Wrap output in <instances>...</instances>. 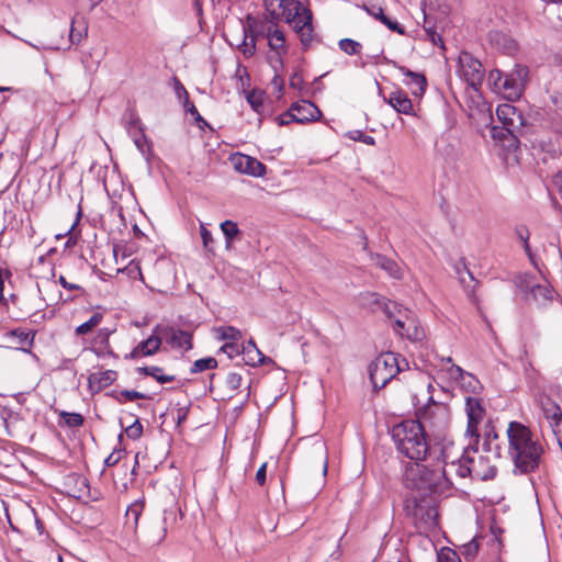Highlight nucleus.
<instances>
[{
	"instance_id": "1",
	"label": "nucleus",
	"mask_w": 562,
	"mask_h": 562,
	"mask_svg": "<svg viewBox=\"0 0 562 562\" xmlns=\"http://www.w3.org/2000/svg\"><path fill=\"white\" fill-rule=\"evenodd\" d=\"M508 454L521 474L537 471L544 454V447L531 429L520 422H510L507 430Z\"/></svg>"
},
{
	"instance_id": "2",
	"label": "nucleus",
	"mask_w": 562,
	"mask_h": 562,
	"mask_svg": "<svg viewBox=\"0 0 562 562\" xmlns=\"http://www.w3.org/2000/svg\"><path fill=\"white\" fill-rule=\"evenodd\" d=\"M263 4L268 22L284 21L293 25L302 44L307 45L312 41V12L301 0H265Z\"/></svg>"
},
{
	"instance_id": "3",
	"label": "nucleus",
	"mask_w": 562,
	"mask_h": 562,
	"mask_svg": "<svg viewBox=\"0 0 562 562\" xmlns=\"http://www.w3.org/2000/svg\"><path fill=\"white\" fill-rule=\"evenodd\" d=\"M404 484L412 491V494L442 493L452 485L449 479V470L428 469L418 461L409 463L405 468Z\"/></svg>"
},
{
	"instance_id": "4",
	"label": "nucleus",
	"mask_w": 562,
	"mask_h": 562,
	"mask_svg": "<svg viewBox=\"0 0 562 562\" xmlns=\"http://www.w3.org/2000/svg\"><path fill=\"white\" fill-rule=\"evenodd\" d=\"M432 385L416 386V393L411 395L412 404L416 407V417L424 429L426 427L441 431L449 425L450 415L448 407L434 400L431 394Z\"/></svg>"
},
{
	"instance_id": "5",
	"label": "nucleus",
	"mask_w": 562,
	"mask_h": 562,
	"mask_svg": "<svg viewBox=\"0 0 562 562\" xmlns=\"http://www.w3.org/2000/svg\"><path fill=\"white\" fill-rule=\"evenodd\" d=\"M392 438L397 450L411 460H424L431 449L427 443L423 424L413 419L392 427Z\"/></svg>"
},
{
	"instance_id": "6",
	"label": "nucleus",
	"mask_w": 562,
	"mask_h": 562,
	"mask_svg": "<svg viewBox=\"0 0 562 562\" xmlns=\"http://www.w3.org/2000/svg\"><path fill=\"white\" fill-rule=\"evenodd\" d=\"M406 516L419 532H435L439 529L437 498L430 494H411L405 501Z\"/></svg>"
},
{
	"instance_id": "7",
	"label": "nucleus",
	"mask_w": 562,
	"mask_h": 562,
	"mask_svg": "<svg viewBox=\"0 0 562 562\" xmlns=\"http://www.w3.org/2000/svg\"><path fill=\"white\" fill-rule=\"evenodd\" d=\"M401 371L398 355L380 353L369 366V375L375 390L383 389Z\"/></svg>"
},
{
	"instance_id": "8",
	"label": "nucleus",
	"mask_w": 562,
	"mask_h": 562,
	"mask_svg": "<svg viewBox=\"0 0 562 562\" xmlns=\"http://www.w3.org/2000/svg\"><path fill=\"white\" fill-rule=\"evenodd\" d=\"M463 461H465L464 467L456 468L460 471V477L470 476L472 480L487 481L496 475L497 469L491 462L490 457L481 454L477 448L472 447L464 456Z\"/></svg>"
},
{
	"instance_id": "9",
	"label": "nucleus",
	"mask_w": 562,
	"mask_h": 562,
	"mask_svg": "<svg viewBox=\"0 0 562 562\" xmlns=\"http://www.w3.org/2000/svg\"><path fill=\"white\" fill-rule=\"evenodd\" d=\"M258 34L262 38H267L269 55L268 61L276 68L283 66V56L288 53L286 40L283 31L278 26V23L260 22Z\"/></svg>"
},
{
	"instance_id": "10",
	"label": "nucleus",
	"mask_w": 562,
	"mask_h": 562,
	"mask_svg": "<svg viewBox=\"0 0 562 562\" xmlns=\"http://www.w3.org/2000/svg\"><path fill=\"white\" fill-rule=\"evenodd\" d=\"M38 263H46V259L44 257H40ZM50 277H36L37 278V291L40 294V299L43 301L44 306L56 305L60 302H71L76 300L74 295H66L58 290L57 282L54 280L55 277V268L54 265L47 261Z\"/></svg>"
},
{
	"instance_id": "11",
	"label": "nucleus",
	"mask_w": 562,
	"mask_h": 562,
	"mask_svg": "<svg viewBox=\"0 0 562 562\" xmlns=\"http://www.w3.org/2000/svg\"><path fill=\"white\" fill-rule=\"evenodd\" d=\"M439 446V458L443 463V467L440 470H449V479H451L452 474H456L460 477V471H458L456 468L465 465L463 458L467 452L472 449V447L470 445L468 447L457 445L454 441L447 439H443Z\"/></svg>"
},
{
	"instance_id": "12",
	"label": "nucleus",
	"mask_w": 562,
	"mask_h": 562,
	"mask_svg": "<svg viewBox=\"0 0 562 562\" xmlns=\"http://www.w3.org/2000/svg\"><path fill=\"white\" fill-rule=\"evenodd\" d=\"M529 79V68L522 65H516L513 70L505 75L501 92L509 101L521 97Z\"/></svg>"
},
{
	"instance_id": "13",
	"label": "nucleus",
	"mask_w": 562,
	"mask_h": 562,
	"mask_svg": "<svg viewBox=\"0 0 562 562\" xmlns=\"http://www.w3.org/2000/svg\"><path fill=\"white\" fill-rule=\"evenodd\" d=\"M258 30L259 23L248 18V25L243 24L240 34L237 37L234 36L232 40H228V43L231 46H236L245 58H250L256 53L257 40L261 37V34H258Z\"/></svg>"
},
{
	"instance_id": "14",
	"label": "nucleus",
	"mask_w": 562,
	"mask_h": 562,
	"mask_svg": "<svg viewBox=\"0 0 562 562\" xmlns=\"http://www.w3.org/2000/svg\"><path fill=\"white\" fill-rule=\"evenodd\" d=\"M496 115L513 142H518L517 133L526 126V119L521 111L510 103H503L496 108Z\"/></svg>"
},
{
	"instance_id": "15",
	"label": "nucleus",
	"mask_w": 562,
	"mask_h": 562,
	"mask_svg": "<svg viewBox=\"0 0 562 562\" xmlns=\"http://www.w3.org/2000/svg\"><path fill=\"white\" fill-rule=\"evenodd\" d=\"M155 333H158L161 340L165 341L172 349H180L189 351L193 348V331L177 328L175 326H157Z\"/></svg>"
},
{
	"instance_id": "16",
	"label": "nucleus",
	"mask_w": 562,
	"mask_h": 562,
	"mask_svg": "<svg viewBox=\"0 0 562 562\" xmlns=\"http://www.w3.org/2000/svg\"><path fill=\"white\" fill-rule=\"evenodd\" d=\"M460 76L473 88L480 86L484 79V68L481 61L470 53L459 55Z\"/></svg>"
},
{
	"instance_id": "17",
	"label": "nucleus",
	"mask_w": 562,
	"mask_h": 562,
	"mask_svg": "<svg viewBox=\"0 0 562 562\" xmlns=\"http://www.w3.org/2000/svg\"><path fill=\"white\" fill-rule=\"evenodd\" d=\"M465 411L468 415L465 434L473 437L475 443H477L480 437L477 426L485 416V409L479 398L469 396L467 397Z\"/></svg>"
},
{
	"instance_id": "18",
	"label": "nucleus",
	"mask_w": 562,
	"mask_h": 562,
	"mask_svg": "<svg viewBox=\"0 0 562 562\" xmlns=\"http://www.w3.org/2000/svg\"><path fill=\"white\" fill-rule=\"evenodd\" d=\"M234 169L240 173L252 177H261L266 172V166L258 159L244 154H234L229 157Z\"/></svg>"
},
{
	"instance_id": "19",
	"label": "nucleus",
	"mask_w": 562,
	"mask_h": 562,
	"mask_svg": "<svg viewBox=\"0 0 562 562\" xmlns=\"http://www.w3.org/2000/svg\"><path fill=\"white\" fill-rule=\"evenodd\" d=\"M161 342L162 341L159 334L156 335V333L154 331V334L149 336L147 339L137 344L130 353H126L124 356V359L138 360L144 357L154 356L159 351Z\"/></svg>"
},
{
	"instance_id": "20",
	"label": "nucleus",
	"mask_w": 562,
	"mask_h": 562,
	"mask_svg": "<svg viewBox=\"0 0 562 562\" xmlns=\"http://www.w3.org/2000/svg\"><path fill=\"white\" fill-rule=\"evenodd\" d=\"M383 101L400 114L415 115L413 102L402 89H394L387 95L384 94Z\"/></svg>"
},
{
	"instance_id": "21",
	"label": "nucleus",
	"mask_w": 562,
	"mask_h": 562,
	"mask_svg": "<svg viewBox=\"0 0 562 562\" xmlns=\"http://www.w3.org/2000/svg\"><path fill=\"white\" fill-rule=\"evenodd\" d=\"M117 371L104 370L93 372L88 376V385L92 393H99L105 387L112 385L117 379Z\"/></svg>"
},
{
	"instance_id": "22",
	"label": "nucleus",
	"mask_w": 562,
	"mask_h": 562,
	"mask_svg": "<svg viewBox=\"0 0 562 562\" xmlns=\"http://www.w3.org/2000/svg\"><path fill=\"white\" fill-rule=\"evenodd\" d=\"M292 110L295 111L296 123L301 124L316 121L322 115L319 109L306 100L293 103Z\"/></svg>"
},
{
	"instance_id": "23",
	"label": "nucleus",
	"mask_w": 562,
	"mask_h": 562,
	"mask_svg": "<svg viewBox=\"0 0 562 562\" xmlns=\"http://www.w3.org/2000/svg\"><path fill=\"white\" fill-rule=\"evenodd\" d=\"M402 71L407 78H409V80L407 81V85L411 87L412 93L415 97H422L425 93L426 88H427L426 77L422 74L414 72L412 70L404 69V68H402Z\"/></svg>"
},
{
	"instance_id": "24",
	"label": "nucleus",
	"mask_w": 562,
	"mask_h": 562,
	"mask_svg": "<svg viewBox=\"0 0 562 562\" xmlns=\"http://www.w3.org/2000/svg\"><path fill=\"white\" fill-rule=\"evenodd\" d=\"M137 372L154 378L158 383L165 384L176 380L173 374L165 373L164 369L157 366L137 368Z\"/></svg>"
},
{
	"instance_id": "25",
	"label": "nucleus",
	"mask_w": 562,
	"mask_h": 562,
	"mask_svg": "<svg viewBox=\"0 0 562 562\" xmlns=\"http://www.w3.org/2000/svg\"><path fill=\"white\" fill-rule=\"evenodd\" d=\"M180 518H182V512L177 504L165 508L162 515L164 532L166 533L169 529H173Z\"/></svg>"
},
{
	"instance_id": "26",
	"label": "nucleus",
	"mask_w": 562,
	"mask_h": 562,
	"mask_svg": "<svg viewBox=\"0 0 562 562\" xmlns=\"http://www.w3.org/2000/svg\"><path fill=\"white\" fill-rule=\"evenodd\" d=\"M372 258L375 260V265L385 270L391 277L401 278V269L394 260L379 254L373 255Z\"/></svg>"
},
{
	"instance_id": "27",
	"label": "nucleus",
	"mask_w": 562,
	"mask_h": 562,
	"mask_svg": "<svg viewBox=\"0 0 562 562\" xmlns=\"http://www.w3.org/2000/svg\"><path fill=\"white\" fill-rule=\"evenodd\" d=\"M214 331L220 340L226 342H238L243 337L241 331L234 326H220Z\"/></svg>"
},
{
	"instance_id": "28",
	"label": "nucleus",
	"mask_w": 562,
	"mask_h": 562,
	"mask_svg": "<svg viewBox=\"0 0 562 562\" xmlns=\"http://www.w3.org/2000/svg\"><path fill=\"white\" fill-rule=\"evenodd\" d=\"M101 265L103 268H109L110 270L115 271V273H126L131 279H139L140 281H144L140 265L137 261L132 260L124 268H111L104 261H102Z\"/></svg>"
},
{
	"instance_id": "29",
	"label": "nucleus",
	"mask_w": 562,
	"mask_h": 562,
	"mask_svg": "<svg viewBox=\"0 0 562 562\" xmlns=\"http://www.w3.org/2000/svg\"><path fill=\"white\" fill-rule=\"evenodd\" d=\"M103 319V313L102 312H94L91 317L76 327L75 333L78 336L87 335L91 333L95 327H98Z\"/></svg>"
},
{
	"instance_id": "30",
	"label": "nucleus",
	"mask_w": 562,
	"mask_h": 562,
	"mask_svg": "<svg viewBox=\"0 0 562 562\" xmlns=\"http://www.w3.org/2000/svg\"><path fill=\"white\" fill-rule=\"evenodd\" d=\"M530 294L536 302L544 303L552 301L554 291L548 285L536 284L531 286Z\"/></svg>"
},
{
	"instance_id": "31",
	"label": "nucleus",
	"mask_w": 562,
	"mask_h": 562,
	"mask_svg": "<svg viewBox=\"0 0 562 562\" xmlns=\"http://www.w3.org/2000/svg\"><path fill=\"white\" fill-rule=\"evenodd\" d=\"M87 24L83 20L79 21L72 19L69 32V38L71 43H80L87 35Z\"/></svg>"
},
{
	"instance_id": "32",
	"label": "nucleus",
	"mask_w": 562,
	"mask_h": 562,
	"mask_svg": "<svg viewBox=\"0 0 562 562\" xmlns=\"http://www.w3.org/2000/svg\"><path fill=\"white\" fill-rule=\"evenodd\" d=\"M241 352H245L249 357V361L251 364L262 363L263 355L257 348L255 341L250 339L245 346L240 347Z\"/></svg>"
},
{
	"instance_id": "33",
	"label": "nucleus",
	"mask_w": 562,
	"mask_h": 562,
	"mask_svg": "<svg viewBox=\"0 0 562 562\" xmlns=\"http://www.w3.org/2000/svg\"><path fill=\"white\" fill-rule=\"evenodd\" d=\"M144 507H145L144 501H135L126 509L125 517H126L127 521H130V520L133 521L134 528L137 527V524H138L139 517L143 514Z\"/></svg>"
},
{
	"instance_id": "34",
	"label": "nucleus",
	"mask_w": 562,
	"mask_h": 562,
	"mask_svg": "<svg viewBox=\"0 0 562 562\" xmlns=\"http://www.w3.org/2000/svg\"><path fill=\"white\" fill-rule=\"evenodd\" d=\"M541 412L546 420L554 419L559 415V413H562V408L560 405L552 401L551 398H547L541 403Z\"/></svg>"
},
{
	"instance_id": "35",
	"label": "nucleus",
	"mask_w": 562,
	"mask_h": 562,
	"mask_svg": "<svg viewBox=\"0 0 562 562\" xmlns=\"http://www.w3.org/2000/svg\"><path fill=\"white\" fill-rule=\"evenodd\" d=\"M243 383V376L238 372H229L225 378V386L228 391V397H233Z\"/></svg>"
},
{
	"instance_id": "36",
	"label": "nucleus",
	"mask_w": 562,
	"mask_h": 562,
	"mask_svg": "<svg viewBox=\"0 0 562 562\" xmlns=\"http://www.w3.org/2000/svg\"><path fill=\"white\" fill-rule=\"evenodd\" d=\"M217 360L213 357H206L202 359H198L193 362L190 372L191 373H199L206 370H213L217 368Z\"/></svg>"
},
{
	"instance_id": "37",
	"label": "nucleus",
	"mask_w": 562,
	"mask_h": 562,
	"mask_svg": "<svg viewBox=\"0 0 562 562\" xmlns=\"http://www.w3.org/2000/svg\"><path fill=\"white\" fill-rule=\"evenodd\" d=\"M394 331L400 335L401 337H406L408 339H418L419 338V331L414 326V331L411 333L409 327L405 329V322L401 318H396L392 325Z\"/></svg>"
},
{
	"instance_id": "38",
	"label": "nucleus",
	"mask_w": 562,
	"mask_h": 562,
	"mask_svg": "<svg viewBox=\"0 0 562 562\" xmlns=\"http://www.w3.org/2000/svg\"><path fill=\"white\" fill-rule=\"evenodd\" d=\"M516 235L517 237L522 241L524 244V250L527 254L529 260L533 266H536L535 255L531 251L530 245H529V231L525 226H520L516 228Z\"/></svg>"
},
{
	"instance_id": "39",
	"label": "nucleus",
	"mask_w": 562,
	"mask_h": 562,
	"mask_svg": "<svg viewBox=\"0 0 562 562\" xmlns=\"http://www.w3.org/2000/svg\"><path fill=\"white\" fill-rule=\"evenodd\" d=\"M339 48L347 55H358L361 52L362 45L351 38H342L338 43Z\"/></svg>"
},
{
	"instance_id": "40",
	"label": "nucleus",
	"mask_w": 562,
	"mask_h": 562,
	"mask_svg": "<svg viewBox=\"0 0 562 562\" xmlns=\"http://www.w3.org/2000/svg\"><path fill=\"white\" fill-rule=\"evenodd\" d=\"M221 229L226 238L227 246L232 243V240L240 233L237 224L233 221H224L221 224Z\"/></svg>"
},
{
	"instance_id": "41",
	"label": "nucleus",
	"mask_w": 562,
	"mask_h": 562,
	"mask_svg": "<svg viewBox=\"0 0 562 562\" xmlns=\"http://www.w3.org/2000/svg\"><path fill=\"white\" fill-rule=\"evenodd\" d=\"M11 336L16 337L23 346L31 348L34 342L35 331H26L24 329L18 328L11 331Z\"/></svg>"
},
{
	"instance_id": "42",
	"label": "nucleus",
	"mask_w": 562,
	"mask_h": 562,
	"mask_svg": "<svg viewBox=\"0 0 562 562\" xmlns=\"http://www.w3.org/2000/svg\"><path fill=\"white\" fill-rule=\"evenodd\" d=\"M59 416L68 427H80L83 424V417L79 413L60 412Z\"/></svg>"
},
{
	"instance_id": "43",
	"label": "nucleus",
	"mask_w": 562,
	"mask_h": 562,
	"mask_svg": "<svg viewBox=\"0 0 562 562\" xmlns=\"http://www.w3.org/2000/svg\"><path fill=\"white\" fill-rule=\"evenodd\" d=\"M58 282L65 290L76 292V294H72L74 296H76V299L78 296H82L86 294V290L83 286L76 282L68 281L64 276H59Z\"/></svg>"
},
{
	"instance_id": "44",
	"label": "nucleus",
	"mask_w": 562,
	"mask_h": 562,
	"mask_svg": "<svg viewBox=\"0 0 562 562\" xmlns=\"http://www.w3.org/2000/svg\"><path fill=\"white\" fill-rule=\"evenodd\" d=\"M437 562H461V559L454 550L442 548L438 552Z\"/></svg>"
},
{
	"instance_id": "45",
	"label": "nucleus",
	"mask_w": 562,
	"mask_h": 562,
	"mask_svg": "<svg viewBox=\"0 0 562 562\" xmlns=\"http://www.w3.org/2000/svg\"><path fill=\"white\" fill-rule=\"evenodd\" d=\"M277 71V67L274 68ZM270 87L272 89V93L277 99H280L283 94L284 89V80L279 74H274L273 78L271 79Z\"/></svg>"
},
{
	"instance_id": "46",
	"label": "nucleus",
	"mask_w": 562,
	"mask_h": 562,
	"mask_svg": "<svg viewBox=\"0 0 562 562\" xmlns=\"http://www.w3.org/2000/svg\"><path fill=\"white\" fill-rule=\"evenodd\" d=\"M504 78H505V75L498 69H494V70L490 71V74H488V82H490V85L493 86V88L497 92H501V88H502Z\"/></svg>"
},
{
	"instance_id": "47",
	"label": "nucleus",
	"mask_w": 562,
	"mask_h": 562,
	"mask_svg": "<svg viewBox=\"0 0 562 562\" xmlns=\"http://www.w3.org/2000/svg\"><path fill=\"white\" fill-rule=\"evenodd\" d=\"M549 427L551 428L555 439L562 438V412L559 413L554 419L548 420Z\"/></svg>"
},
{
	"instance_id": "48",
	"label": "nucleus",
	"mask_w": 562,
	"mask_h": 562,
	"mask_svg": "<svg viewBox=\"0 0 562 562\" xmlns=\"http://www.w3.org/2000/svg\"><path fill=\"white\" fill-rule=\"evenodd\" d=\"M220 351L226 353L231 359L241 352L238 342H226L220 348Z\"/></svg>"
},
{
	"instance_id": "49",
	"label": "nucleus",
	"mask_w": 562,
	"mask_h": 562,
	"mask_svg": "<svg viewBox=\"0 0 562 562\" xmlns=\"http://www.w3.org/2000/svg\"><path fill=\"white\" fill-rule=\"evenodd\" d=\"M125 432L128 438L138 439L143 434V425L139 420H135L125 429Z\"/></svg>"
},
{
	"instance_id": "50",
	"label": "nucleus",
	"mask_w": 562,
	"mask_h": 562,
	"mask_svg": "<svg viewBox=\"0 0 562 562\" xmlns=\"http://www.w3.org/2000/svg\"><path fill=\"white\" fill-rule=\"evenodd\" d=\"M382 24H384L389 30L396 32L400 35L405 34V30L400 25L397 21L391 20L389 16H383Z\"/></svg>"
},
{
	"instance_id": "51",
	"label": "nucleus",
	"mask_w": 562,
	"mask_h": 562,
	"mask_svg": "<svg viewBox=\"0 0 562 562\" xmlns=\"http://www.w3.org/2000/svg\"><path fill=\"white\" fill-rule=\"evenodd\" d=\"M247 101L249 102L250 106L257 112L262 106V97L259 92L251 91L250 93H248Z\"/></svg>"
},
{
	"instance_id": "52",
	"label": "nucleus",
	"mask_w": 562,
	"mask_h": 562,
	"mask_svg": "<svg viewBox=\"0 0 562 562\" xmlns=\"http://www.w3.org/2000/svg\"><path fill=\"white\" fill-rule=\"evenodd\" d=\"M492 136H493L494 139H499V140L508 139L509 140V146L516 145L518 143V142H513L510 139V136L506 132V127L505 126H503V128L493 127Z\"/></svg>"
},
{
	"instance_id": "53",
	"label": "nucleus",
	"mask_w": 562,
	"mask_h": 562,
	"mask_svg": "<svg viewBox=\"0 0 562 562\" xmlns=\"http://www.w3.org/2000/svg\"><path fill=\"white\" fill-rule=\"evenodd\" d=\"M279 125H288L292 122H296L295 111L292 110V105L289 110L278 117Z\"/></svg>"
},
{
	"instance_id": "54",
	"label": "nucleus",
	"mask_w": 562,
	"mask_h": 562,
	"mask_svg": "<svg viewBox=\"0 0 562 562\" xmlns=\"http://www.w3.org/2000/svg\"><path fill=\"white\" fill-rule=\"evenodd\" d=\"M121 395L125 398L127 402H133L135 400H145L147 398L146 394L134 391V390H124L121 392Z\"/></svg>"
},
{
	"instance_id": "55",
	"label": "nucleus",
	"mask_w": 562,
	"mask_h": 562,
	"mask_svg": "<svg viewBox=\"0 0 562 562\" xmlns=\"http://www.w3.org/2000/svg\"><path fill=\"white\" fill-rule=\"evenodd\" d=\"M289 85L290 88L300 91L304 85L303 76L300 72L292 74L289 80Z\"/></svg>"
},
{
	"instance_id": "56",
	"label": "nucleus",
	"mask_w": 562,
	"mask_h": 562,
	"mask_svg": "<svg viewBox=\"0 0 562 562\" xmlns=\"http://www.w3.org/2000/svg\"><path fill=\"white\" fill-rule=\"evenodd\" d=\"M364 9L371 16H373L375 20H379L380 22H382L383 16H386L381 7L372 5V7H364Z\"/></svg>"
},
{
	"instance_id": "57",
	"label": "nucleus",
	"mask_w": 562,
	"mask_h": 562,
	"mask_svg": "<svg viewBox=\"0 0 562 562\" xmlns=\"http://www.w3.org/2000/svg\"><path fill=\"white\" fill-rule=\"evenodd\" d=\"M267 479V462L262 463L261 467L257 470L256 473V482L258 485L262 486L266 483Z\"/></svg>"
},
{
	"instance_id": "58",
	"label": "nucleus",
	"mask_w": 562,
	"mask_h": 562,
	"mask_svg": "<svg viewBox=\"0 0 562 562\" xmlns=\"http://www.w3.org/2000/svg\"><path fill=\"white\" fill-rule=\"evenodd\" d=\"M120 459H121V451L112 452L105 458L104 464H105V467H109V468L114 467L115 464L119 463Z\"/></svg>"
},
{
	"instance_id": "59",
	"label": "nucleus",
	"mask_w": 562,
	"mask_h": 562,
	"mask_svg": "<svg viewBox=\"0 0 562 562\" xmlns=\"http://www.w3.org/2000/svg\"><path fill=\"white\" fill-rule=\"evenodd\" d=\"M551 101L557 110L562 111V91H553L551 94Z\"/></svg>"
},
{
	"instance_id": "60",
	"label": "nucleus",
	"mask_w": 562,
	"mask_h": 562,
	"mask_svg": "<svg viewBox=\"0 0 562 562\" xmlns=\"http://www.w3.org/2000/svg\"><path fill=\"white\" fill-rule=\"evenodd\" d=\"M201 237L205 247H209V245L213 241L211 232L203 226L201 227Z\"/></svg>"
},
{
	"instance_id": "61",
	"label": "nucleus",
	"mask_w": 562,
	"mask_h": 562,
	"mask_svg": "<svg viewBox=\"0 0 562 562\" xmlns=\"http://www.w3.org/2000/svg\"><path fill=\"white\" fill-rule=\"evenodd\" d=\"M4 274H10L5 269L0 267V303L4 301L3 290H4Z\"/></svg>"
},
{
	"instance_id": "62",
	"label": "nucleus",
	"mask_w": 562,
	"mask_h": 562,
	"mask_svg": "<svg viewBox=\"0 0 562 562\" xmlns=\"http://www.w3.org/2000/svg\"><path fill=\"white\" fill-rule=\"evenodd\" d=\"M383 308H384V312L387 315V317L392 318L393 310L396 308V303L395 302H384L383 303Z\"/></svg>"
},
{
	"instance_id": "63",
	"label": "nucleus",
	"mask_w": 562,
	"mask_h": 562,
	"mask_svg": "<svg viewBox=\"0 0 562 562\" xmlns=\"http://www.w3.org/2000/svg\"><path fill=\"white\" fill-rule=\"evenodd\" d=\"M357 133L359 134V137L358 138L353 137V139H360L361 142H363L367 145H374L375 140H374L373 136L363 135L361 132H357Z\"/></svg>"
},
{
	"instance_id": "64",
	"label": "nucleus",
	"mask_w": 562,
	"mask_h": 562,
	"mask_svg": "<svg viewBox=\"0 0 562 562\" xmlns=\"http://www.w3.org/2000/svg\"><path fill=\"white\" fill-rule=\"evenodd\" d=\"M465 549L468 553L475 554L479 550V543L475 540H473L465 546Z\"/></svg>"
}]
</instances>
